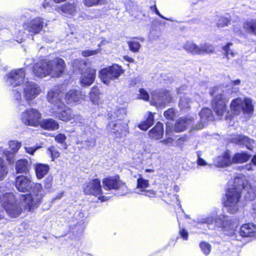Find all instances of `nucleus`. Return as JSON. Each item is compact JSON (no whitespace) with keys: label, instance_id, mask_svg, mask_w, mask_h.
<instances>
[{"label":"nucleus","instance_id":"obj_1","mask_svg":"<svg viewBox=\"0 0 256 256\" xmlns=\"http://www.w3.org/2000/svg\"><path fill=\"white\" fill-rule=\"evenodd\" d=\"M15 186L19 192H30V194L24 196L26 204V208L29 211L32 210L38 206L46 194L42 184L32 182V178L30 176L21 175L16 176Z\"/></svg>","mask_w":256,"mask_h":256},{"label":"nucleus","instance_id":"obj_2","mask_svg":"<svg viewBox=\"0 0 256 256\" xmlns=\"http://www.w3.org/2000/svg\"><path fill=\"white\" fill-rule=\"evenodd\" d=\"M126 110L123 108H118L110 114L112 120L108 123L106 129L114 138H124L129 134L130 121L126 118Z\"/></svg>","mask_w":256,"mask_h":256},{"label":"nucleus","instance_id":"obj_3","mask_svg":"<svg viewBox=\"0 0 256 256\" xmlns=\"http://www.w3.org/2000/svg\"><path fill=\"white\" fill-rule=\"evenodd\" d=\"M198 222L206 224L208 225L214 222L216 226L221 228L227 235L230 236H232L235 234L238 225L236 220H232L228 216L224 214L217 216V212L216 211L200 218Z\"/></svg>","mask_w":256,"mask_h":256},{"label":"nucleus","instance_id":"obj_4","mask_svg":"<svg viewBox=\"0 0 256 256\" xmlns=\"http://www.w3.org/2000/svg\"><path fill=\"white\" fill-rule=\"evenodd\" d=\"M88 64L84 60H74L72 62L74 71L78 72L82 74L80 82L82 86H90L94 82L96 78V70L88 68Z\"/></svg>","mask_w":256,"mask_h":256},{"label":"nucleus","instance_id":"obj_5","mask_svg":"<svg viewBox=\"0 0 256 256\" xmlns=\"http://www.w3.org/2000/svg\"><path fill=\"white\" fill-rule=\"evenodd\" d=\"M241 190L240 188L234 186L228 189L226 192L224 204L227 212L230 214L238 212L240 207Z\"/></svg>","mask_w":256,"mask_h":256},{"label":"nucleus","instance_id":"obj_6","mask_svg":"<svg viewBox=\"0 0 256 256\" xmlns=\"http://www.w3.org/2000/svg\"><path fill=\"white\" fill-rule=\"evenodd\" d=\"M210 94L214 96L212 104V109L218 116L222 117L226 110L228 98L219 86L212 88Z\"/></svg>","mask_w":256,"mask_h":256},{"label":"nucleus","instance_id":"obj_7","mask_svg":"<svg viewBox=\"0 0 256 256\" xmlns=\"http://www.w3.org/2000/svg\"><path fill=\"white\" fill-rule=\"evenodd\" d=\"M2 193L1 194L2 206L4 208L6 213L12 218H16L22 212V208L16 202L14 194L4 192V188H1Z\"/></svg>","mask_w":256,"mask_h":256},{"label":"nucleus","instance_id":"obj_8","mask_svg":"<svg viewBox=\"0 0 256 256\" xmlns=\"http://www.w3.org/2000/svg\"><path fill=\"white\" fill-rule=\"evenodd\" d=\"M231 114L234 116L239 115L242 112L244 114L250 116L252 114L254 106L252 100L248 98H236L233 100L230 104Z\"/></svg>","mask_w":256,"mask_h":256},{"label":"nucleus","instance_id":"obj_9","mask_svg":"<svg viewBox=\"0 0 256 256\" xmlns=\"http://www.w3.org/2000/svg\"><path fill=\"white\" fill-rule=\"evenodd\" d=\"M22 87L23 98L28 103L34 100L42 92L40 86L33 81L26 80Z\"/></svg>","mask_w":256,"mask_h":256},{"label":"nucleus","instance_id":"obj_10","mask_svg":"<svg viewBox=\"0 0 256 256\" xmlns=\"http://www.w3.org/2000/svg\"><path fill=\"white\" fill-rule=\"evenodd\" d=\"M122 72L121 66L116 64H113L102 69L100 72V78L104 84L108 85L112 81L118 78Z\"/></svg>","mask_w":256,"mask_h":256},{"label":"nucleus","instance_id":"obj_11","mask_svg":"<svg viewBox=\"0 0 256 256\" xmlns=\"http://www.w3.org/2000/svg\"><path fill=\"white\" fill-rule=\"evenodd\" d=\"M26 70L20 68L11 71L4 77L6 83L14 88L22 86L25 81Z\"/></svg>","mask_w":256,"mask_h":256},{"label":"nucleus","instance_id":"obj_12","mask_svg":"<svg viewBox=\"0 0 256 256\" xmlns=\"http://www.w3.org/2000/svg\"><path fill=\"white\" fill-rule=\"evenodd\" d=\"M42 118L40 112L36 108L26 110L21 114V120L26 125L37 126L39 125Z\"/></svg>","mask_w":256,"mask_h":256},{"label":"nucleus","instance_id":"obj_13","mask_svg":"<svg viewBox=\"0 0 256 256\" xmlns=\"http://www.w3.org/2000/svg\"><path fill=\"white\" fill-rule=\"evenodd\" d=\"M103 187L106 190H114L118 195H124L127 192L128 188L124 182L119 180L118 178H108L102 181Z\"/></svg>","mask_w":256,"mask_h":256},{"label":"nucleus","instance_id":"obj_14","mask_svg":"<svg viewBox=\"0 0 256 256\" xmlns=\"http://www.w3.org/2000/svg\"><path fill=\"white\" fill-rule=\"evenodd\" d=\"M48 60V74L52 78L60 77L64 72L66 64L64 60L60 58H56Z\"/></svg>","mask_w":256,"mask_h":256},{"label":"nucleus","instance_id":"obj_15","mask_svg":"<svg viewBox=\"0 0 256 256\" xmlns=\"http://www.w3.org/2000/svg\"><path fill=\"white\" fill-rule=\"evenodd\" d=\"M51 112L56 118L64 122L72 120H78L80 117L78 116H76L72 110L64 104V107L61 108L56 110V108H52Z\"/></svg>","mask_w":256,"mask_h":256},{"label":"nucleus","instance_id":"obj_16","mask_svg":"<svg viewBox=\"0 0 256 256\" xmlns=\"http://www.w3.org/2000/svg\"><path fill=\"white\" fill-rule=\"evenodd\" d=\"M47 23L42 18L36 17L32 20L24 22L23 27L24 30H28L30 33L38 34L42 30L44 26H46Z\"/></svg>","mask_w":256,"mask_h":256},{"label":"nucleus","instance_id":"obj_17","mask_svg":"<svg viewBox=\"0 0 256 256\" xmlns=\"http://www.w3.org/2000/svg\"><path fill=\"white\" fill-rule=\"evenodd\" d=\"M84 192L86 194H92L98 196V199L102 202L108 200L105 196H100L102 194L100 182L98 179H95L88 182L84 188Z\"/></svg>","mask_w":256,"mask_h":256},{"label":"nucleus","instance_id":"obj_18","mask_svg":"<svg viewBox=\"0 0 256 256\" xmlns=\"http://www.w3.org/2000/svg\"><path fill=\"white\" fill-rule=\"evenodd\" d=\"M152 103L158 108H164L172 101V96L168 91L161 90L152 94Z\"/></svg>","mask_w":256,"mask_h":256},{"label":"nucleus","instance_id":"obj_19","mask_svg":"<svg viewBox=\"0 0 256 256\" xmlns=\"http://www.w3.org/2000/svg\"><path fill=\"white\" fill-rule=\"evenodd\" d=\"M48 60L45 59L36 62L33 67L34 74L38 78H43L48 74Z\"/></svg>","mask_w":256,"mask_h":256},{"label":"nucleus","instance_id":"obj_20","mask_svg":"<svg viewBox=\"0 0 256 256\" xmlns=\"http://www.w3.org/2000/svg\"><path fill=\"white\" fill-rule=\"evenodd\" d=\"M85 95L80 90L73 89L66 94L65 100L68 104H79L84 98Z\"/></svg>","mask_w":256,"mask_h":256},{"label":"nucleus","instance_id":"obj_21","mask_svg":"<svg viewBox=\"0 0 256 256\" xmlns=\"http://www.w3.org/2000/svg\"><path fill=\"white\" fill-rule=\"evenodd\" d=\"M62 94L57 92L54 90L48 91L47 95L48 100L49 102L53 104L52 108H61L64 106V103L62 101L61 98Z\"/></svg>","mask_w":256,"mask_h":256},{"label":"nucleus","instance_id":"obj_22","mask_svg":"<svg viewBox=\"0 0 256 256\" xmlns=\"http://www.w3.org/2000/svg\"><path fill=\"white\" fill-rule=\"evenodd\" d=\"M200 122L192 128L194 130L202 128L208 122L213 119L212 110L208 108H203L200 112Z\"/></svg>","mask_w":256,"mask_h":256},{"label":"nucleus","instance_id":"obj_23","mask_svg":"<svg viewBox=\"0 0 256 256\" xmlns=\"http://www.w3.org/2000/svg\"><path fill=\"white\" fill-rule=\"evenodd\" d=\"M231 141L233 143L239 145H242L246 146L248 150H252L254 144V140L244 136L236 135L234 136L231 138Z\"/></svg>","mask_w":256,"mask_h":256},{"label":"nucleus","instance_id":"obj_24","mask_svg":"<svg viewBox=\"0 0 256 256\" xmlns=\"http://www.w3.org/2000/svg\"><path fill=\"white\" fill-rule=\"evenodd\" d=\"M240 234L243 237H256V226L252 223L244 224L240 227Z\"/></svg>","mask_w":256,"mask_h":256},{"label":"nucleus","instance_id":"obj_25","mask_svg":"<svg viewBox=\"0 0 256 256\" xmlns=\"http://www.w3.org/2000/svg\"><path fill=\"white\" fill-rule=\"evenodd\" d=\"M192 121L190 117L180 118L176 122L174 130L176 132L184 131L186 128L190 125Z\"/></svg>","mask_w":256,"mask_h":256},{"label":"nucleus","instance_id":"obj_26","mask_svg":"<svg viewBox=\"0 0 256 256\" xmlns=\"http://www.w3.org/2000/svg\"><path fill=\"white\" fill-rule=\"evenodd\" d=\"M214 163L218 167L226 166L232 164V158H230V152L226 151L222 156L217 157L214 160Z\"/></svg>","mask_w":256,"mask_h":256},{"label":"nucleus","instance_id":"obj_27","mask_svg":"<svg viewBox=\"0 0 256 256\" xmlns=\"http://www.w3.org/2000/svg\"><path fill=\"white\" fill-rule=\"evenodd\" d=\"M164 134L163 124L160 122L156 124V126L148 132L149 136L154 140H160Z\"/></svg>","mask_w":256,"mask_h":256},{"label":"nucleus","instance_id":"obj_28","mask_svg":"<svg viewBox=\"0 0 256 256\" xmlns=\"http://www.w3.org/2000/svg\"><path fill=\"white\" fill-rule=\"evenodd\" d=\"M56 10L60 11L66 16H72L76 13V6L74 4L66 2L60 7L56 8Z\"/></svg>","mask_w":256,"mask_h":256},{"label":"nucleus","instance_id":"obj_29","mask_svg":"<svg viewBox=\"0 0 256 256\" xmlns=\"http://www.w3.org/2000/svg\"><path fill=\"white\" fill-rule=\"evenodd\" d=\"M40 126L47 130H54L59 128L58 122L52 118H46L40 122Z\"/></svg>","mask_w":256,"mask_h":256},{"label":"nucleus","instance_id":"obj_30","mask_svg":"<svg viewBox=\"0 0 256 256\" xmlns=\"http://www.w3.org/2000/svg\"><path fill=\"white\" fill-rule=\"evenodd\" d=\"M30 163L26 159H21L16 162L15 168L16 173H26L28 172Z\"/></svg>","mask_w":256,"mask_h":256},{"label":"nucleus","instance_id":"obj_31","mask_svg":"<svg viewBox=\"0 0 256 256\" xmlns=\"http://www.w3.org/2000/svg\"><path fill=\"white\" fill-rule=\"evenodd\" d=\"M35 172L38 179H42L47 174L49 170V166L46 164L37 163L34 166Z\"/></svg>","mask_w":256,"mask_h":256},{"label":"nucleus","instance_id":"obj_32","mask_svg":"<svg viewBox=\"0 0 256 256\" xmlns=\"http://www.w3.org/2000/svg\"><path fill=\"white\" fill-rule=\"evenodd\" d=\"M89 94L90 100L94 105L100 106L102 104L100 92L97 87L92 88Z\"/></svg>","mask_w":256,"mask_h":256},{"label":"nucleus","instance_id":"obj_33","mask_svg":"<svg viewBox=\"0 0 256 256\" xmlns=\"http://www.w3.org/2000/svg\"><path fill=\"white\" fill-rule=\"evenodd\" d=\"M149 186V181L148 180L144 178L142 175H138L137 179L136 189V192L139 194H142L143 192L145 191Z\"/></svg>","mask_w":256,"mask_h":256},{"label":"nucleus","instance_id":"obj_34","mask_svg":"<svg viewBox=\"0 0 256 256\" xmlns=\"http://www.w3.org/2000/svg\"><path fill=\"white\" fill-rule=\"evenodd\" d=\"M252 155L247 152L236 153L232 158V162L234 164H242L248 162Z\"/></svg>","mask_w":256,"mask_h":256},{"label":"nucleus","instance_id":"obj_35","mask_svg":"<svg viewBox=\"0 0 256 256\" xmlns=\"http://www.w3.org/2000/svg\"><path fill=\"white\" fill-rule=\"evenodd\" d=\"M154 121V114L151 112H148V116L146 120L140 124L138 127L142 130H146L152 126Z\"/></svg>","mask_w":256,"mask_h":256},{"label":"nucleus","instance_id":"obj_36","mask_svg":"<svg viewBox=\"0 0 256 256\" xmlns=\"http://www.w3.org/2000/svg\"><path fill=\"white\" fill-rule=\"evenodd\" d=\"M184 49L194 54H200V46L192 42H188L184 46Z\"/></svg>","mask_w":256,"mask_h":256},{"label":"nucleus","instance_id":"obj_37","mask_svg":"<svg viewBox=\"0 0 256 256\" xmlns=\"http://www.w3.org/2000/svg\"><path fill=\"white\" fill-rule=\"evenodd\" d=\"M22 144L20 142L16 140H11L9 142V146L10 150H12V153L16 152L21 147ZM4 154L7 157V160L10 162L11 158L13 156V154H9L8 156L6 155V152H4Z\"/></svg>","mask_w":256,"mask_h":256},{"label":"nucleus","instance_id":"obj_38","mask_svg":"<svg viewBox=\"0 0 256 256\" xmlns=\"http://www.w3.org/2000/svg\"><path fill=\"white\" fill-rule=\"evenodd\" d=\"M192 100L187 95H184L180 96L178 106L182 110H186L190 108Z\"/></svg>","mask_w":256,"mask_h":256},{"label":"nucleus","instance_id":"obj_39","mask_svg":"<svg viewBox=\"0 0 256 256\" xmlns=\"http://www.w3.org/2000/svg\"><path fill=\"white\" fill-rule=\"evenodd\" d=\"M108 43L106 40H102L100 44H98V48L96 50H86L82 52V55L84 57L90 56L98 54L100 50V48Z\"/></svg>","mask_w":256,"mask_h":256},{"label":"nucleus","instance_id":"obj_40","mask_svg":"<svg viewBox=\"0 0 256 256\" xmlns=\"http://www.w3.org/2000/svg\"><path fill=\"white\" fill-rule=\"evenodd\" d=\"M243 27L248 32L256 34V20H250L246 22Z\"/></svg>","mask_w":256,"mask_h":256},{"label":"nucleus","instance_id":"obj_41","mask_svg":"<svg viewBox=\"0 0 256 256\" xmlns=\"http://www.w3.org/2000/svg\"><path fill=\"white\" fill-rule=\"evenodd\" d=\"M128 44L130 50L133 52H138L142 46L140 43L135 38L128 41Z\"/></svg>","mask_w":256,"mask_h":256},{"label":"nucleus","instance_id":"obj_42","mask_svg":"<svg viewBox=\"0 0 256 256\" xmlns=\"http://www.w3.org/2000/svg\"><path fill=\"white\" fill-rule=\"evenodd\" d=\"M12 96L16 104H18V107L24 106V101L22 100V96L20 92L17 90L16 89L14 90Z\"/></svg>","mask_w":256,"mask_h":256},{"label":"nucleus","instance_id":"obj_43","mask_svg":"<svg viewBox=\"0 0 256 256\" xmlns=\"http://www.w3.org/2000/svg\"><path fill=\"white\" fill-rule=\"evenodd\" d=\"M214 50V48L210 44H204L200 46V54L212 52Z\"/></svg>","mask_w":256,"mask_h":256},{"label":"nucleus","instance_id":"obj_44","mask_svg":"<svg viewBox=\"0 0 256 256\" xmlns=\"http://www.w3.org/2000/svg\"><path fill=\"white\" fill-rule=\"evenodd\" d=\"M232 45V42H228L225 46L222 48V50L228 58H233L235 55V53L230 49V46Z\"/></svg>","mask_w":256,"mask_h":256},{"label":"nucleus","instance_id":"obj_45","mask_svg":"<svg viewBox=\"0 0 256 256\" xmlns=\"http://www.w3.org/2000/svg\"><path fill=\"white\" fill-rule=\"evenodd\" d=\"M84 4L88 7L103 4L106 0H83Z\"/></svg>","mask_w":256,"mask_h":256},{"label":"nucleus","instance_id":"obj_46","mask_svg":"<svg viewBox=\"0 0 256 256\" xmlns=\"http://www.w3.org/2000/svg\"><path fill=\"white\" fill-rule=\"evenodd\" d=\"M8 173L6 164L3 160L0 158V180H2L6 176ZM2 188V187H1Z\"/></svg>","mask_w":256,"mask_h":256},{"label":"nucleus","instance_id":"obj_47","mask_svg":"<svg viewBox=\"0 0 256 256\" xmlns=\"http://www.w3.org/2000/svg\"><path fill=\"white\" fill-rule=\"evenodd\" d=\"M42 8L48 12H51L54 8V5L51 0H44L42 4Z\"/></svg>","mask_w":256,"mask_h":256},{"label":"nucleus","instance_id":"obj_48","mask_svg":"<svg viewBox=\"0 0 256 256\" xmlns=\"http://www.w3.org/2000/svg\"><path fill=\"white\" fill-rule=\"evenodd\" d=\"M200 246L205 255H208L211 250V246L207 242H202Z\"/></svg>","mask_w":256,"mask_h":256},{"label":"nucleus","instance_id":"obj_49","mask_svg":"<svg viewBox=\"0 0 256 256\" xmlns=\"http://www.w3.org/2000/svg\"><path fill=\"white\" fill-rule=\"evenodd\" d=\"M48 154L51 155L52 160H54V159L58 158L60 156V152L54 146H50L48 149Z\"/></svg>","mask_w":256,"mask_h":256},{"label":"nucleus","instance_id":"obj_50","mask_svg":"<svg viewBox=\"0 0 256 256\" xmlns=\"http://www.w3.org/2000/svg\"><path fill=\"white\" fill-rule=\"evenodd\" d=\"M164 116L167 119L173 120L176 117L175 110L173 108L168 109L164 112Z\"/></svg>","mask_w":256,"mask_h":256},{"label":"nucleus","instance_id":"obj_51","mask_svg":"<svg viewBox=\"0 0 256 256\" xmlns=\"http://www.w3.org/2000/svg\"><path fill=\"white\" fill-rule=\"evenodd\" d=\"M230 22V20L229 18L225 17H222L218 20V25L219 26L224 27L228 26Z\"/></svg>","mask_w":256,"mask_h":256},{"label":"nucleus","instance_id":"obj_52","mask_svg":"<svg viewBox=\"0 0 256 256\" xmlns=\"http://www.w3.org/2000/svg\"><path fill=\"white\" fill-rule=\"evenodd\" d=\"M139 96L140 99H142L144 100H148L150 98V96L148 92L142 88H140L139 90Z\"/></svg>","mask_w":256,"mask_h":256},{"label":"nucleus","instance_id":"obj_53","mask_svg":"<svg viewBox=\"0 0 256 256\" xmlns=\"http://www.w3.org/2000/svg\"><path fill=\"white\" fill-rule=\"evenodd\" d=\"M143 150L142 152H141V154L144 156L146 154H152V146L150 144H145L143 146Z\"/></svg>","mask_w":256,"mask_h":256},{"label":"nucleus","instance_id":"obj_54","mask_svg":"<svg viewBox=\"0 0 256 256\" xmlns=\"http://www.w3.org/2000/svg\"><path fill=\"white\" fill-rule=\"evenodd\" d=\"M52 177L51 176H48L44 180V186L45 189L48 190L51 188L52 182Z\"/></svg>","mask_w":256,"mask_h":256},{"label":"nucleus","instance_id":"obj_55","mask_svg":"<svg viewBox=\"0 0 256 256\" xmlns=\"http://www.w3.org/2000/svg\"><path fill=\"white\" fill-rule=\"evenodd\" d=\"M85 142L88 148H92L96 145V138L94 137H90L86 140Z\"/></svg>","mask_w":256,"mask_h":256},{"label":"nucleus","instance_id":"obj_56","mask_svg":"<svg viewBox=\"0 0 256 256\" xmlns=\"http://www.w3.org/2000/svg\"><path fill=\"white\" fill-rule=\"evenodd\" d=\"M94 125V124H91V126H88V125L84 126L83 130H84V134L86 135H88V134H92L94 132V128H92V126Z\"/></svg>","mask_w":256,"mask_h":256},{"label":"nucleus","instance_id":"obj_57","mask_svg":"<svg viewBox=\"0 0 256 256\" xmlns=\"http://www.w3.org/2000/svg\"><path fill=\"white\" fill-rule=\"evenodd\" d=\"M66 139V136L62 134H59L55 136V140L59 143H63Z\"/></svg>","mask_w":256,"mask_h":256},{"label":"nucleus","instance_id":"obj_58","mask_svg":"<svg viewBox=\"0 0 256 256\" xmlns=\"http://www.w3.org/2000/svg\"><path fill=\"white\" fill-rule=\"evenodd\" d=\"M179 234L184 240H186L188 239V232L182 228H180Z\"/></svg>","mask_w":256,"mask_h":256},{"label":"nucleus","instance_id":"obj_59","mask_svg":"<svg viewBox=\"0 0 256 256\" xmlns=\"http://www.w3.org/2000/svg\"><path fill=\"white\" fill-rule=\"evenodd\" d=\"M150 8L154 11L156 13V14L157 15H158L159 16H160V18H164V20H170V21H173L172 20L170 19V18H165L164 16H162L160 12H159V11L158 10L156 6V5H154V6H152L150 7Z\"/></svg>","mask_w":256,"mask_h":256},{"label":"nucleus","instance_id":"obj_60","mask_svg":"<svg viewBox=\"0 0 256 256\" xmlns=\"http://www.w3.org/2000/svg\"><path fill=\"white\" fill-rule=\"evenodd\" d=\"M26 152L30 154H33L34 152L38 148L37 147H28L25 146L24 147Z\"/></svg>","mask_w":256,"mask_h":256},{"label":"nucleus","instance_id":"obj_61","mask_svg":"<svg viewBox=\"0 0 256 256\" xmlns=\"http://www.w3.org/2000/svg\"><path fill=\"white\" fill-rule=\"evenodd\" d=\"M256 195L254 193L252 192V190H250L248 192V196H246V198L247 200H255V197Z\"/></svg>","mask_w":256,"mask_h":256},{"label":"nucleus","instance_id":"obj_62","mask_svg":"<svg viewBox=\"0 0 256 256\" xmlns=\"http://www.w3.org/2000/svg\"><path fill=\"white\" fill-rule=\"evenodd\" d=\"M142 194H144L146 196H149V197H153L155 196L156 193L152 190H146V189L145 191L144 192H143Z\"/></svg>","mask_w":256,"mask_h":256},{"label":"nucleus","instance_id":"obj_63","mask_svg":"<svg viewBox=\"0 0 256 256\" xmlns=\"http://www.w3.org/2000/svg\"><path fill=\"white\" fill-rule=\"evenodd\" d=\"M197 163L198 165L202 166H206L207 164L206 161L202 158H200L199 156L197 160Z\"/></svg>","mask_w":256,"mask_h":256},{"label":"nucleus","instance_id":"obj_64","mask_svg":"<svg viewBox=\"0 0 256 256\" xmlns=\"http://www.w3.org/2000/svg\"><path fill=\"white\" fill-rule=\"evenodd\" d=\"M234 32L238 34H242L240 27L238 26H234Z\"/></svg>","mask_w":256,"mask_h":256}]
</instances>
